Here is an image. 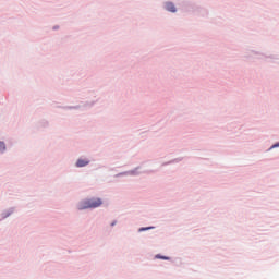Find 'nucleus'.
<instances>
[{
    "label": "nucleus",
    "instance_id": "obj_6",
    "mask_svg": "<svg viewBox=\"0 0 279 279\" xmlns=\"http://www.w3.org/2000/svg\"><path fill=\"white\" fill-rule=\"evenodd\" d=\"M144 230H151V227L142 228V229H140V232H143Z\"/></svg>",
    "mask_w": 279,
    "mask_h": 279
},
{
    "label": "nucleus",
    "instance_id": "obj_3",
    "mask_svg": "<svg viewBox=\"0 0 279 279\" xmlns=\"http://www.w3.org/2000/svg\"><path fill=\"white\" fill-rule=\"evenodd\" d=\"M88 160L86 159H78L76 162V167H86V165H88Z\"/></svg>",
    "mask_w": 279,
    "mask_h": 279
},
{
    "label": "nucleus",
    "instance_id": "obj_5",
    "mask_svg": "<svg viewBox=\"0 0 279 279\" xmlns=\"http://www.w3.org/2000/svg\"><path fill=\"white\" fill-rule=\"evenodd\" d=\"M156 258H160L161 260H169V257L161 255H156Z\"/></svg>",
    "mask_w": 279,
    "mask_h": 279
},
{
    "label": "nucleus",
    "instance_id": "obj_4",
    "mask_svg": "<svg viewBox=\"0 0 279 279\" xmlns=\"http://www.w3.org/2000/svg\"><path fill=\"white\" fill-rule=\"evenodd\" d=\"M5 151V143L0 142V154H3Z\"/></svg>",
    "mask_w": 279,
    "mask_h": 279
},
{
    "label": "nucleus",
    "instance_id": "obj_2",
    "mask_svg": "<svg viewBox=\"0 0 279 279\" xmlns=\"http://www.w3.org/2000/svg\"><path fill=\"white\" fill-rule=\"evenodd\" d=\"M166 10L168 12H175V5L172 2H167L166 3Z\"/></svg>",
    "mask_w": 279,
    "mask_h": 279
},
{
    "label": "nucleus",
    "instance_id": "obj_8",
    "mask_svg": "<svg viewBox=\"0 0 279 279\" xmlns=\"http://www.w3.org/2000/svg\"><path fill=\"white\" fill-rule=\"evenodd\" d=\"M111 226H114V222H112Z\"/></svg>",
    "mask_w": 279,
    "mask_h": 279
},
{
    "label": "nucleus",
    "instance_id": "obj_1",
    "mask_svg": "<svg viewBox=\"0 0 279 279\" xmlns=\"http://www.w3.org/2000/svg\"><path fill=\"white\" fill-rule=\"evenodd\" d=\"M101 204H104L101 198H88V199H85V201H82L81 203H78L77 209L86 210L88 208H99V206H101Z\"/></svg>",
    "mask_w": 279,
    "mask_h": 279
},
{
    "label": "nucleus",
    "instance_id": "obj_7",
    "mask_svg": "<svg viewBox=\"0 0 279 279\" xmlns=\"http://www.w3.org/2000/svg\"><path fill=\"white\" fill-rule=\"evenodd\" d=\"M274 147H279V144L274 145Z\"/></svg>",
    "mask_w": 279,
    "mask_h": 279
}]
</instances>
